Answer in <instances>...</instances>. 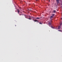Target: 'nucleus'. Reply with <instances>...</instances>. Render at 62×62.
<instances>
[{
	"label": "nucleus",
	"instance_id": "f257e3e1",
	"mask_svg": "<svg viewBox=\"0 0 62 62\" xmlns=\"http://www.w3.org/2000/svg\"><path fill=\"white\" fill-rule=\"evenodd\" d=\"M61 26V25L60 26H59L58 27V29H61V27H60Z\"/></svg>",
	"mask_w": 62,
	"mask_h": 62
},
{
	"label": "nucleus",
	"instance_id": "f03ea898",
	"mask_svg": "<svg viewBox=\"0 0 62 62\" xmlns=\"http://www.w3.org/2000/svg\"><path fill=\"white\" fill-rule=\"evenodd\" d=\"M29 18H33V17H32V16H29Z\"/></svg>",
	"mask_w": 62,
	"mask_h": 62
},
{
	"label": "nucleus",
	"instance_id": "7ed1b4c3",
	"mask_svg": "<svg viewBox=\"0 0 62 62\" xmlns=\"http://www.w3.org/2000/svg\"><path fill=\"white\" fill-rule=\"evenodd\" d=\"M33 21H35V22H38V23H39V22L37 20H33Z\"/></svg>",
	"mask_w": 62,
	"mask_h": 62
},
{
	"label": "nucleus",
	"instance_id": "20e7f679",
	"mask_svg": "<svg viewBox=\"0 0 62 62\" xmlns=\"http://www.w3.org/2000/svg\"><path fill=\"white\" fill-rule=\"evenodd\" d=\"M17 12H18V13H19V12H20V10H19V9H17Z\"/></svg>",
	"mask_w": 62,
	"mask_h": 62
},
{
	"label": "nucleus",
	"instance_id": "39448f33",
	"mask_svg": "<svg viewBox=\"0 0 62 62\" xmlns=\"http://www.w3.org/2000/svg\"><path fill=\"white\" fill-rule=\"evenodd\" d=\"M57 3H59V0H56Z\"/></svg>",
	"mask_w": 62,
	"mask_h": 62
},
{
	"label": "nucleus",
	"instance_id": "423d86ee",
	"mask_svg": "<svg viewBox=\"0 0 62 62\" xmlns=\"http://www.w3.org/2000/svg\"><path fill=\"white\" fill-rule=\"evenodd\" d=\"M48 24L49 25H51V22H49L48 23Z\"/></svg>",
	"mask_w": 62,
	"mask_h": 62
},
{
	"label": "nucleus",
	"instance_id": "0eeeda50",
	"mask_svg": "<svg viewBox=\"0 0 62 62\" xmlns=\"http://www.w3.org/2000/svg\"><path fill=\"white\" fill-rule=\"evenodd\" d=\"M53 16H50V19H52V18H53Z\"/></svg>",
	"mask_w": 62,
	"mask_h": 62
},
{
	"label": "nucleus",
	"instance_id": "6e6552de",
	"mask_svg": "<svg viewBox=\"0 0 62 62\" xmlns=\"http://www.w3.org/2000/svg\"><path fill=\"white\" fill-rule=\"evenodd\" d=\"M53 11L54 12V13H55V12H56V11L55 10H54Z\"/></svg>",
	"mask_w": 62,
	"mask_h": 62
},
{
	"label": "nucleus",
	"instance_id": "1a4fd4ad",
	"mask_svg": "<svg viewBox=\"0 0 62 62\" xmlns=\"http://www.w3.org/2000/svg\"><path fill=\"white\" fill-rule=\"evenodd\" d=\"M52 16H53V17H54V14H52Z\"/></svg>",
	"mask_w": 62,
	"mask_h": 62
},
{
	"label": "nucleus",
	"instance_id": "9d476101",
	"mask_svg": "<svg viewBox=\"0 0 62 62\" xmlns=\"http://www.w3.org/2000/svg\"><path fill=\"white\" fill-rule=\"evenodd\" d=\"M36 19H40V18L37 17Z\"/></svg>",
	"mask_w": 62,
	"mask_h": 62
},
{
	"label": "nucleus",
	"instance_id": "9b49d317",
	"mask_svg": "<svg viewBox=\"0 0 62 62\" xmlns=\"http://www.w3.org/2000/svg\"><path fill=\"white\" fill-rule=\"evenodd\" d=\"M29 19V20H31V19H32L31 18H28Z\"/></svg>",
	"mask_w": 62,
	"mask_h": 62
},
{
	"label": "nucleus",
	"instance_id": "f8f14e48",
	"mask_svg": "<svg viewBox=\"0 0 62 62\" xmlns=\"http://www.w3.org/2000/svg\"><path fill=\"white\" fill-rule=\"evenodd\" d=\"M60 25H61L62 24V22H61V23H60Z\"/></svg>",
	"mask_w": 62,
	"mask_h": 62
},
{
	"label": "nucleus",
	"instance_id": "ddd939ff",
	"mask_svg": "<svg viewBox=\"0 0 62 62\" xmlns=\"http://www.w3.org/2000/svg\"><path fill=\"white\" fill-rule=\"evenodd\" d=\"M51 27H52V28H54V27H53L52 26H51Z\"/></svg>",
	"mask_w": 62,
	"mask_h": 62
},
{
	"label": "nucleus",
	"instance_id": "4468645a",
	"mask_svg": "<svg viewBox=\"0 0 62 62\" xmlns=\"http://www.w3.org/2000/svg\"><path fill=\"white\" fill-rule=\"evenodd\" d=\"M40 24H42V23H39Z\"/></svg>",
	"mask_w": 62,
	"mask_h": 62
},
{
	"label": "nucleus",
	"instance_id": "2eb2a0df",
	"mask_svg": "<svg viewBox=\"0 0 62 62\" xmlns=\"http://www.w3.org/2000/svg\"><path fill=\"white\" fill-rule=\"evenodd\" d=\"M28 10H30V11L31 10V9H28Z\"/></svg>",
	"mask_w": 62,
	"mask_h": 62
},
{
	"label": "nucleus",
	"instance_id": "dca6fc26",
	"mask_svg": "<svg viewBox=\"0 0 62 62\" xmlns=\"http://www.w3.org/2000/svg\"><path fill=\"white\" fill-rule=\"evenodd\" d=\"M58 31H61V30H58Z\"/></svg>",
	"mask_w": 62,
	"mask_h": 62
},
{
	"label": "nucleus",
	"instance_id": "f3484780",
	"mask_svg": "<svg viewBox=\"0 0 62 62\" xmlns=\"http://www.w3.org/2000/svg\"><path fill=\"white\" fill-rule=\"evenodd\" d=\"M19 15H21V14H19Z\"/></svg>",
	"mask_w": 62,
	"mask_h": 62
},
{
	"label": "nucleus",
	"instance_id": "a211bd4d",
	"mask_svg": "<svg viewBox=\"0 0 62 62\" xmlns=\"http://www.w3.org/2000/svg\"><path fill=\"white\" fill-rule=\"evenodd\" d=\"M61 19L62 20V17L61 18Z\"/></svg>",
	"mask_w": 62,
	"mask_h": 62
},
{
	"label": "nucleus",
	"instance_id": "6ab92c4d",
	"mask_svg": "<svg viewBox=\"0 0 62 62\" xmlns=\"http://www.w3.org/2000/svg\"><path fill=\"white\" fill-rule=\"evenodd\" d=\"M36 1H37V0H36Z\"/></svg>",
	"mask_w": 62,
	"mask_h": 62
},
{
	"label": "nucleus",
	"instance_id": "aec40b11",
	"mask_svg": "<svg viewBox=\"0 0 62 62\" xmlns=\"http://www.w3.org/2000/svg\"><path fill=\"white\" fill-rule=\"evenodd\" d=\"M15 26H16V25H15Z\"/></svg>",
	"mask_w": 62,
	"mask_h": 62
},
{
	"label": "nucleus",
	"instance_id": "412c9836",
	"mask_svg": "<svg viewBox=\"0 0 62 62\" xmlns=\"http://www.w3.org/2000/svg\"><path fill=\"white\" fill-rule=\"evenodd\" d=\"M25 18H26V17H25Z\"/></svg>",
	"mask_w": 62,
	"mask_h": 62
}]
</instances>
